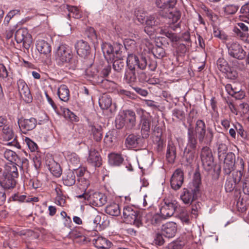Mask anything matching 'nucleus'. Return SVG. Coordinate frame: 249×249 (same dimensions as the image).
<instances>
[{"label": "nucleus", "instance_id": "obj_1", "mask_svg": "<svg viewBox=\"0 0 249 249\" xmlns=\"http://www.w3.org/2000/svg\"><path fill=\"white\" fill-rule=\"evenodd\" d=\"M18 173L14 163H9L0 167V185L4 189L15 188L17 184L16 178Z\"/></svg>", "mask_w": 249, "mask_h": 249}, {"label": "nucleus", "instance_id": "obj_2", "mask_svg": "<svg viewBox=\"0 0 249 249\" xmlns=\"http://www.w3.org/2000/svg\"><path fill=\"white\" fill-rule=\"evenodd\" d=\"M55 59L58 66L65 65L70 69L74 70L78 64L77 57L73 56L71 52L66 45L62 44L58 47Z\"/></svg>", "mask_w": 249, "mask_h": 249}, {"label": "nucleus", "instance_id": "obj_3", "mask_svg": "<svg viewBox=\"0 0 249 249\" xmlns=\"http://www.w3.org/2000/svg\"><path fill=\"white\" fill-rule=\"evenodd\" d=\"M201 184L200 174L196 171L192 183L190 184L189 188H183L180 195V199L184 204H191L196 198L197 195L200 192Z\"/></svg>", "mask_w": 249, "mask_h": 249}, {"label": "nucleus", "instance_id": "obj_4", "mask_svg": "<svg viewBox=\"0 0 249 249\" xmlns=\"http://www.w3.org/2000/svg\"><path fill=\"white\" fill-rule=\"evenodd\" d=\"M194 131L200 142H204L207 144H210L212 142L213 138V131L210 127L206 129L203 120L198 119L196 121Z\"/></svg>", "mask_w": 249, "mask_h": 249}, {"label": "nucleus", "instance_id": "obj_5", "mask_svg": "<svg viewBox=\"0 0 249 249\" xmlns=\"http://www.w3.org/2000/svg\"><path fill=\"white\" fill-rule=\"evenodd\" d=\"M124 219L127 223L133 224L137 227L142 225L141 216L139 210L134 206H124L123 211Z\"/></svg>", "mask_w": 249, "mask_h": 249}, {"label": "nucleus", "instance_id": "obj_6", "mask_svg": "<svg viewBox=\"0 0 249 249\" xmlns=\"http://www.w3.org/2000/svg\"><path fill=\"white\" fill-rule=\"evenodd\" d=\"M78 198H83L87 200L89 204L95 207H101L107 202V197L102 193L95 192L92 195L87 193L76 196Z\"/></svg>", "mask_w": 249, "mask_h": 249}, {"label": "nucleus", "instance_id": "obj_7", "mask_svg": "<svg viewBox=\"0 0 249 249\" xmlns=\"http://www.w3.org/2000/svg\"><path fill=\"white\" fill-rule=\"evenodd\" d=\"M126 68L130 69L143 70L146 68L147 61L145 57H142L140 59L135 54H128L126 59Z\"/></svg>", "mask_w": 249, "mask_h": 249}, {"label": "nucleus", "instance_id": "obj_8", "mask_svg": "<svg viewBox=\"0 0 249 249\" xmlns=\"http://www.w3.org/2000/svg\"><path fill=\"white\" fill-rule=\"evenodd\" d=\"M200 158L204 169L207 171H211L214 166V158L210 148L204 146L202 148Z\"/></svg>", "mask_w": 249, "mask_h": 249}, {"label": "nucleus", "instance_id": "obj_9", "mask_svg": "<svg viewBox=\"0 0 249 249\" xmlns=\"http://www.w3.org/2000/svg\"><path fill=\"white\" fill-rule=\"evenodd\" d=\"M15 38L18 43H22L23 47L28 50L32 43L31 36L26 28L18 29L15 34Z\"/></svg>", "mask_w": 249, "mask_h": 249}, {"label": "nucleus", "instance_id": "obj_10", "mask_svg": "<svg viewBox=\"0 0 249 249\" xmlns=\"http://www.w3.org/2000/svg\"><path fill=\"white\" fill-rule=\"evenodd\" d=\"M229 54L232 57L239 60L243 59L246 56V52L242 47L237 42H232L227 44Z\"/></svg>", "mask_w": 249, "mask_h": 249}, {"label": "nucleus", "instance_id": "obj_11", "mask_svg": "<svg viewBox=\"0 0 249 249\" xmlns=\"http://www.w3.org/2000/svg\"><path fill=\"white\" fill-rule=\"evenodd\" d=\"M18 124L21 132L27 134L29 131L33 130L36 127L37 120L34 117H31L29 119L22 117L18 119Z\"/></svg>", "mask_w": 249, "mask_h": 249}, {"label": "nucleus", "instance_id": "obj_12", "mask_svg": "<svg viewBox=\"0 0 249 249\" xmlns=\"http://www.w3.org/2000/svg\"><path fill=\"white\" fill-rule=\"evenodd\" d=\"M17 85L19 93L23 100L27 103L32 102L33 97L25 82L22 79H19L17 82Z\"/></svg>", "mask_w": 249, "mask_h": 249}, {"label": "nucleus", "instance_id": "obj_13", "mask_svg": "<svg viewBox=\"0 0 249 249\" xmlns=\"http://www.w3.org/2000/svg\"><path fill=\"white\" fill-rule=\"evenodd\" d=\"M184 181V173L180 168L177 169L170 179L171 188L174 190H179Z\"/></svg>", "mask_w": 249, "mask_h": 249}, {"label": "nucleus", "instance_id": "obj_14", "mask_svg": "<svg viewBox=\"0 0 249 249\" xmlns=\"http://www.w3.org/2000/svg\"><path fill=\"white\" fill-rule=\"evenodd\" d=\"M223 171L226 175H230L234 169V166L235 163V155L232 152L228 153L225 156Z\"/></svg>", "mask_w": 249, "mask_h": 249}, {"label": "nucleus", "instance_id": "obj_15", "mask_svg": "<svg viewBox=\"0 0 249 249\" xmlns=\"http://www.w3.org/2000/svg\"><path fill=\"white\" fill-rule=\"evenodd\" d=\"M87 161L88 164L95 168L99 167L102 164V159L99 152L94 148L89 150Z\"/></svg>", "mask_w": 249, "mask_h": 249}, {"label": "nucleus", "instance_id": "obj_16", "mask_svg": "<svg viewBox=\"0 0 249 249\" xmlns=\"http://www.w3.org/2000/svg\"><path fill=\"white\" fill-rule=\"evenodd\" d=\"M179 27H180V22L175 24V25H170L168 26H164L160 28L159 34L165 36L174 43L176 41L179 40V37L177 36L175 34L169 31V28H171L173 30L175 31Z\"/></svg>", "mask_w": 249, "mask_h": 249}, {"label": "nucleus", "instance_id": "obj_17", "mask_svg": "<svg viewBox=\"0 0 249 249\" xmlns=\"http://www.w3.org/2000/svg\"><path fill=\"white\" fill-rule=\"evenodd\" d=\"M172 9H167L164 12L160 13V16L162 17L167 18L170 20V25H175L176 23L180 19L181 17V13L179 10H171Z\"/></svg>", "mask_w": 249, "mask_h": 249}, {"label": "nucleus", "instance_id": "obj_18", "mask_svg": "<svg viewBox=\"0 0 249 249\" xmlns=\"http://www.w3.org/2000/svg\"><path fill=\"white\" fill-rule=\"evenodd\" d=\"M197 136L196 135L194 128L192 126H189L187 128V144L186 148L196 150L197 141Z\"/></svg>", "mask_w": 249, "mask_h": 249}, {"label": "nucleus", "instance_id": "obj_19", "mask_svg": "<svg viewBox=\"0 0 249 249\" xmlns=\"http://www.w3.org/2000/svg\"><path fill=\"white\" fill-rule=\"evenodd\" d=\"M177 230L176 224L173 222H170L162 225L161 232L165 237L170 238L175 236Z\"/></svg>", "mask_w": 249, "mask_h": 249}, {"label": "nucleus", "instance_id": "obj_20", "mask_svg": "<svg viewBox=\"0 0 249 249\" xmlns=\"http://www.w3.org/2000/svg\"><path fill=\"white\" fill-rule=\"evenodd\" d=\"M151 122V117L145 115L142 117L141 120V135L143 139H147L149 136Z\"/></svg>", "mask_w": 249, "mask_h": 249}, {"label": "nucleus", "instance_id": "obj_21", "mask_svg": "<svg viewBox=\"0 0 249 249\" xmlns=\"http://www.w3.org/2000/svg\"><path fill=\"white\" fill-rule=\"evenodd\" d=\"M141 141L139 135L131 134L125 139L124 144L128 149L138 148L142 146Z\"/></svg>", "mask_w": 249, "mask_h": 249}, {"label": "nucleus", "instance_id": "obj_22", "mask_svg": "<svg viewBox=\"0 0 249 249\" xmlns=\"http://www.w3.org/2000/svg\"><path fill=\"white\" fill-rule=\"evenodd\" d=\"M126 123V128L132 129L136 125V114L131 110L124 111L123 114Z\"/></svg>", "mask_w": 249, "mask_h": 249}, {"label": "nucleus", "instance_id": "obj_23", "mask_svg": "<svg viewBox=\"0 0 249 249\" xmlns=\"http://www.w3.org/2000/svg\"><path fill=\"white\" fill-rule=\"evenodd\" d=\"M77 54L82 57H85L90 53V47L88 43L81 40L77 42L75 46Z\"/></svg>", "mask_w": 249, "mask_h": 249}, {"label": "nucleus", "instance_id": "obj_24", "mask_svg": "<svg viewBox=\"0 0 249 249\" xmlns=\"http://www.w3.org/2000/svg\"><path fill=\"white\" fill-rule=\"evenodd\" d=\"M176 204L172 202H165L160 208V213L165 219L172 216L176 210Z\"/></svg>", "mask_w": 249, "mask_h": 249}, {"label": "nucleus", "instance_id": "obj_25", "mask_svg": "<svg viewBox=\"0 0 249 249\" xmlns=\"http://www.w3.org/2000/svg\"><path fill=\"white\" fill-rule=\"evenodd\" d=\"M177 2V0H156V5L160 9L159 14L160 15L161 12H164L167 9H173Z\"/></svg>", "mask_w": 249, "mask_h": 249}, {"label": "nucleus", "instance_id": "obj_26", "mask_svg": "<svg viewBox=\"0 0 249 249\" xmlns=\"http://www.w3.org/2000/svg\"><path fill=\"white\" fill-rule=\"evenodd\" d=\"M146 26L144 28V31L148 35H151L153 32V27L157 26L159 24V21L154 15H150L147 17L145 19Z\"/></svg>", "mask_w": 249, "mask_h": 249}, {"label": "nucleus", "instance_id": "obj_27", "mask_svg": "<svg viewBox=\"0 0 249 249\" xmlns=\"http://www.w3.org/2000/svg\"><path fill=\"white\" fill-rule=\"evenodd\" d=\"M62 179L64 185L71 186L75 183V173L71 170L66 171L63 175Z\"/></svg>", "mask_w": 249, "mask_h": 249}, {"label": "nucleus", "instance_id": "obj_28", "mask_svg": "<svg viewBox=\"0 0 249 249\" xmlns=\"http://www.w3.org/2000/svg\"><path fill=\"white\" fill-rule=\"evenodd\" d=\"M177 156L176 147L172 142H169L167 148L166 157L169 163H173Z\"/></svg>", "mask_w": 249, "mask_h": 249}, {"label": "nucleus", "instance_id": "obj_29", "mask_svg": "<svg viewBox=\"0 0 249 249\" xmlns=\"http://www.w3.org/2000/svg\"><path fill=\"white\" fill-rule=\"evenodd\" d=\"M36 48L40 53L45 55H47L51 53L52 49L51 45L44 40H37Z\"/></svg>", "mask_w": 249, "mask_h": 249}, {"label": "nucleus", "instance_id": "obj_30", "mask_svg": "<svg viewBox=\"0 0 249 249\" xmlns=\"http://www.w3.org/2000/svg\"><path fill=\"white\" fill-rule=\"evenodd\" d=\"M92 242L95 247L103 249H109L112 244L109 240L102 236H98L97 238L93 239Z\"/></svg>", "mask_w": 249, "mask_h": 249}, {"label": "nucleus", "instance_id": "obj_31", "mask_svg": "<svg viewBox=\"0 0 249 249\" xmlns=\"http://www.w3.org/2000/svg\"><path fill=\"white\" fill-rule=\"evenodd\" d=\"M57 95L59 99L65 102H67L70 99V90L65 85H61L57 89Z\"/></svg>", "mask_w": 249, "mask_h": 249}, {"label": "nucleus", "instance_id": "obj_32", "mask_svg": "<svg viewBox=\"0 0 249 249\" xmlns=\"http://www.w3.org/2000/svg\"><path fill=\"white\" fill-rule=\"evenodd\" d=\"M48 168L50 172L55 177H59L62 174L60 165L52 160L47 164Z\"/></svg>", "mask_w": 249, "mask_h": 249}, {"label": "nucleus", "instance_id": "obj_33", "mask_svg": "<svg viewBox=\"0 0 249 249\" xmlns=\"http://www.w3.org/2000/svg\"><path fill=\"white\" fill-rule=\"evenodd\" d=\"M138 70L126 68L124 80L126 83L131 84L135 83L137 79L136 73Z\"/></svg>", "mask_w": 249, "mask_h": 249}, {"label": "nucleus", "instance_id": "obj_34", "mask_svg": "<svg viewBox=\"0 0 249 249\" xmlns=\"http://www.w3.org/2000/svg\"><path fill=\"white\" fill-rule=\"evenodd\" d=\"M89 131L93 135L94 139L96 142H99L102 138V128L100 125L91 124L89 126Z\"/></svg>", "mask_w": 249, "mask_h": 249}, {"label": "nucleus", "instance_id": "obj_35", "mask_svg": "<svg viewBox=\"0 0 249 249\" xmlns=\"http://www.w3.org/2000/svg\"><path fill=\"white\" fill-rule=\"evenodd\" d=\"M93 77L94 82L104 89H109L113 84L112 82L104 78L102 76L99 77V76L94 75Z\"/></svg>", "mask_w": 249, "mask_h": 249}, {"label": "nucleus", "instance_id": "obj_36", "mask_svg": "<svg viewBox=\"0 0 249 249\" xmlns=\"http://www.w3.org/2000/svg\"><path fill=\"white\" fill-rule=\"evenodd\" d=\"M99 104L102 109H108L112 105V98L110 95L104 94L99 98Z\"/></svg>", "mask_w": 249, "mask_h": 249}, {"label": "nucleus", "instance_id": "obj_37", "mask_svg": "<svg viewBox=\"0 0 249 249\" xmlns=\"http://www.w3.org/2000/svg\"><path fill=\"white\" fill-rule=\"evenodd\" d=\"M172 46L175 49L176 55L178 56L184 55L188 50V47L179 40L174 42Z\"/></svg>", "mask_w": 249, "mask_h": 249}, {"label": "nucleus", "instance_id": "obj_38", "mask_svg": "<svg viewBox=\"0 0 249 249\" xmlns=\"http://www.w3.org/2000/svg\"><path fill=\"white\" fill-rule=\"evenodd\" d=\"M108 157L109 163L111 165L119 166L124 161V158L119 154L111 153Z\"/></svg>", "mask_w": 249, "mask_h": 249}, {"label": "nucleus", "instance_id": "obj_39", "mask_svg": "<svg viewBox=\"0 0 249 249\" xmlns=\"http://www.w3.org/2000/svg\"><path fill=\"white\" fill-rule=\"evenodd\" d=\"M107 213L114 216H118L120 214V209L118 204L113 203L108 205L105 209Z\"/></svg>", "mask_w": 249, "mask_h": 249}, {"label": "nucleus", "instance_id": "obj_40", "mask_svg": "<svg viewBox=\"0 0 249 249\" xmlns=\"http://www.w3.org/2000/svg\"><path fill=\"white\" fill-rule=\"evenodd\" d=\"M196 154V150L185 148L183 158L187 163V165L192 164L194 161Z\"/></svg>", "mask_w": 249, "mask_h": 249}, {"label": "nucleus", "instance_id": "obj_41", "mask_svg": "<svg viewBox=\"0 0 249 249\" xmlns=\"http://www.w3.org/2000/svg\"><path fill=\"white\" fill-rule=\"evenodd\" d=\"M240 12L242 14L239 16L240 19L249 24V2L241 7Z\"/></svg>", "mask_w": 249, "mask_h": 249}, {"label": "nucleus", "instance_id": "obj_42", "mask_svg": "<svg viewBox=\"0 0 249 249\" xmlns=\"http://www.w3.org/2000/svg\"><path fill=\"white\" fill-rule=\"evenodd\" d=\"M238 9L239 6L235 4L226 5L223 8L224 15L225 16L234 15L236 13Z\"/></svg>", "mask_w": 249, "mask_h": 249}, {"label": "nucleus", "instance_id": "obj_43", "mask_svg": "<svg viewBox=\"0 0 249 249\" xmlns=\"http://www.w3.org/2000/svg\"><path fill=\"white\" fill-rule=\"evenodd\" d=\"M67 7L68 10L70 12L68 14L69 17H72L77 19H79L82 17V13L77 7L69 5H67Z\"/></svg>", "mask_w": 249, "mask_h": 249}, {"label": "nucleus", "instance_id": "obj_44", "mask_svg": "<svg viewBox=\"0 0 249 249\" xmlns=\"http://www.w3.org/2000/svg\"><path fill=\"white\" fill-rule=\"evenodd\" d=\"M237 26L239 27L238 28H235L234 29V31L236 33L237 35L240 36H244L246 35V33L248 31V26L242 22H239L237 23Z\"/></svg>", "mask_w": 249, "mask_h": 249}, {"label": "nucleus", "instance_id": "obj_45", "mask_svg": "<svg viewBox=\"0 0 249 249\" xmlns=\"http://www.w3.org/2000/svg\"><path fill=\"white\" fill-rule=\"evenodd\" d=\"M2 137L4 140L9 141L14 138V134L11 128L9 126L3 127L2 129Z\"/></svg>", "mask_w": 249, "mask_h": 249}, {"label": "nucleus", "instance_id": "obj_46", "mask_svg": "<svg viewBox=\"0 0 249 249\" xmlns=\"http://www.w3.org/2000/svg\"><path fill=\"white\" fill-rule=\"evenodd\" d=\"M124 62L123 58L116 59L113 63V68L117 72L123 71L124 68Z\"/></svg>", "mask_w": 249, "mask_h": 249}, {"label": "nucleus", "instance_id": "obj_47", "mask_svg": "<svg viewBox=\"0 0 249 249\" xmlns=\"http://www.w3.org/2000/svg\"><path fill=\"white\" fill-rule=\"evenodd\" d=\"M78 184L79 189L85 193L90 185V181L86 178L81 177L78 178Z\"/></svg>", "mask_w": 249, "mask_h": 249}, {"label": "nucleus", "instance_id": "obj_48", "mask_svg": "<svg viewBox=\"0 0 249 249\" xmlns=\"http://www.w3.org/2000/svg\"><path fill=\"white\" fill-rule=\"evenodd\" d=\"M102 49L105 57L106 58L108 55L109 59H111L114 50L113 46L110 43H105L102 46Z\"/></svg>", "mask_w": 249, "mask_h": 249}, {"label": "nucleus", "instance_id": "obj_49", "mask_svg": "<svg viewBox=\"0 0 249 249\" xmlns=\"http://www.w3.org/2000/svg\"><path fill=\"white\" fill-rule=\"evenodd\" d=\"M218 146V157L219 160H222L227 154L228 147L227 145L223 143L217 144Z\"/></svg>", "mask_w": 249, "mask_h": 249}, {"label": "nucleus", "instance_id": "obj_50", "mask_svg": "<svg viewBox=\"0 0 249 249\" xmlns=\"http://www.w3.org/2000/svg\"><path fill=\"white\" fill-rule=\"evenodd\" d=\"M217 68L219 71L224 73L230 68L227 62L223 58H219L217 61Z\"/></svg>", "mask_w": 249, "mask_h": 249}, {"label": "nucleus", "instance_id": "obj_51", "mask_svg": "<svg viewBox=\"0 0 249 249\" xmlns=\"http://www.w3.org/2000/svg\"><path fill=\"white\" fill-rule=\"evenodd\" d=\"M115 138L113 131H109L106 134L104 142L108 146H111L113 144V142Z\"/></svg>", "mask_w": 249, "mask_h": 249}, {"label": "nucleus", "instance_id": "obj_52", "mask_svg": "<svg viewBox=\"0 0 249 249\" xmlns=\"http://www.w3.org/2000/svg\"><path fill=\"white\" fill-rule=\"evenodd\" d=\"M70 162L76 167H79L80 166V159L78 155L74 153H71L68 156Z\"/></svg>", "mask_w": 249, "mask_h": 249}, {"label": "nucleus", "instance_id": "obj_53", "mask_svg": "<svg viewBox=\"0 0 249 249\" xmlns=\"http://www.w3.org/2000/svg\"><path fill=\"white\" fill-rule=\"evenodd\" d=\"M152 53L155 57L159 59L162 58L165 55L164 49L160 46H157L153 48Z\"/></svg>", "mask_w": 249, "mask_h": 249}, {"label": "nucleus", "instance_id": "obj_54", "mask_svg": "<svg viewBox=\"0 0 249 249\" xmlns=\"http://www.w3.org/2000/svg\"><path fill=\"white\" fill-rule=\"evenodd\" d=\"M226 77L231 80H235L238 77V73L233 68H230L224 72Z\"/></svg>", "mask_w": 249, "mask_h": 249}, {"label": "nucleus", "instance_id": "obj_55", "mask_svg": "<svg viewBox=\"0 0 249 249\" xmlns=\"http://www.w3.org/2000/svg\"><path fill=\"white\" fill-rule=\"evenodd\" d=\"M123 46L121 44H116L113 46L114 50L112 52V56L114 58H122V51L121 48Z\"/></svg>", "mask_w": 249, "mask_h": 249}, {"label": "nucleus", "instance_id": "obj_56", "mask_svg": "<svg viewBox=\"0 0 249 249\" xmlns=\"http://www.w3.org/2000/svg\"><path fill=\"white\" fill-rule=\"evenodd\" d=\"M115 125L117 129H121L124 126L126 127V123L123 115L119 114L115 120Z\"/></svg>", "mask_w": 249, "mask_h": 249}, {"label": "nucleus", "instance_id": "obj_57", "mask_svg": "<svg viewBox=\"0 0 249 249\" xmlns=\"http://www.w3.org/2000/svg\"><path fill=\"white\" fill-rule=\"evenodd\" d=\"M234 128L237 132V135L243 139H246L247 137V132L244 130L243 126L239 123L236 124Z\"/></svg>", "mask_w": 249, "mask_h": 249}, {"label": "nucleus", "instance_id": "obj_58", "mask_svg": "<svg viewBox=\"0 0 249 249\" xmlns=\"http://www.w3.org/2000/svg\"><path fill=\"white\" fill-rule=\"evenodd\" d=\"M64 114L65 118H69L72 122H77L79 121L78 117L68 108L64 111Z\"/></svg>", "mask_w": 249, "mask_h": 249}, {"label": "nucleus", "instance_id": "obj_59", "mask_svg": "<svg viewBox=\"0 0 249 249\" xmlns=\"http://www.w3.org/2000/svg\"><path fill=\"white\" fill-rule=\"evenodd\" d=\"M163 219H165V218L163 217L160 213V214L156 213L152 217L151 223L153 225L157 226L160 225Z\"/></svg>", "mask_w": 249, "mask_h": 249}, {"label": "nucleus", "instance_id": "obj_60", "mask_svg": "<svg viewBox=\"0 0 249 249\" xmlns=\"http://www.w3.org/2000/svg\"><path fill=\"white\" fill-rule=\"evenodd\" d=\"M24 142L28 146L29 149L32 152H35L37 149V145L36 143L31 140L30 138L26 137L24 140Z\"/></svg>", "mask_w": 249, "mask_h": 249}, {"label": "nucleus", "instance_id": "obj_61", "mask_svg": "<svg viewBox=\"0 0 249 249\" xmlns=\"http://www.w3.org/2000/svg\"><path fill=\"white\" fill-rule=\"evenodd\" d=\"M17 155L16 153L11 150H6L4 153V157L8 160L11 161V163H13L12 161L15 160V158Z\"/></svg>", "mask_w": 249, "mask_h": 249}, {"label": "nucleus", "instance_id": "obj_62", "mask_svg": "<svg viewBox=\"0 0 249 249\" xmlns=\"http://www.w3.org/2000/svg\"><path fill=\"white\" fill-rule=\"evenodd\" d=\"M156 142V150L158 152H161L163 151L164 147L165 146V142L161 139L160 137L157 138Z\"/></svg>", "mask_w": 249, "mask_h": 249}, {"label": "nucleus", "instance_id": "obj_63", "mask_svg": "<svg viewBox=\"0 0 249 249\" xmlns=\"http://www.w3.org/2000/svg\"><path fill=\"white\" fill-rule=\"evenodd\" d=\"M213 35L214 37L219 38L222 40H226L227 38V36L225 34L216 27L213 28Z\"/></svg>", "mask_w": 249, "mask_h": 249}, {"label": "nucleus", "instance_id": "obj_64", "mask_svg": "<svg viewBox=\"0 0 249 249\" xmlns=\"http://www.w3.org/2000/svg\"><path fill=\"white\" fill-rule=\"evenodd\" d=\"M163 235L162 233H157L154 237V242L156 245L159 246L162 245L165 242L164 239L163 237Z\"/></svg>", "mask_w": 249, "mask_h": 249}]
</instances>
